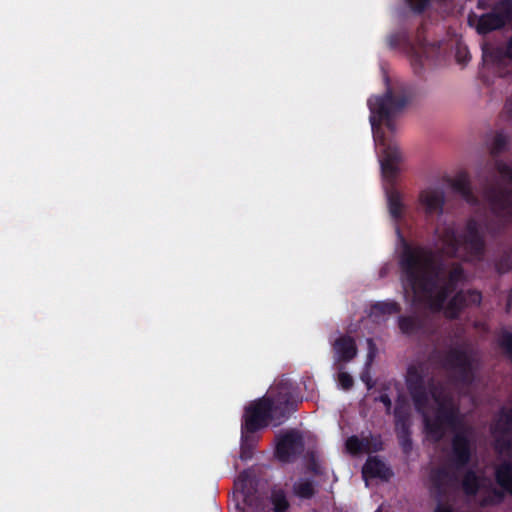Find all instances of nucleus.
Returning a JSON list of instances; mask_svg holds the SVG:
<instances>
[{
	"label": "nucleus",
	"mask_w": 512,
	"mask_h": 512,
	"mask_svg": "<svg viewBox=\"0 0 512 512\" xmlns=\"http://www.w3.org/2000/svg\"><path fill=\"white\" fill-rule=\"evenodd\" d=\"M386 81L388 82V79ZM415 95L416 89L412 84L399 83L390 86L387 83L386 91L382 96H371L367 101L373 139L381 154L379 161L382 176L386 181L385 192L388 209L395 221V231H397V228L400 229L398 222L403 218L405 211L402 195L395 187L400 171L399 164L402 161V153L396 142L385 137L381 125L384 123L390 131H393L395 129L393 119L406 108ZM396 234L401 242L398 232ZM401 235L403 236V234Z\"/></svg>",
	"instance_id": "1"
},
{
	"label": "nucleus",
	"mask_w": 512,
	"mask_h": 512,
	"mask_svg": "<svg viewBox=\"0 0 512 512\" xmlns=\"http://www.w3.org/2000/svg\"><path fill=\"white\" fill-rule=\"evenodd\" d=\"M406 386L415 409L424 413L430 398L437 407L433 417L424 414V428L428 436L440 441L447 428L456 429L461 423L460 410L453 397L434 378L426 382L420 367L411 365L407 369Z\"/></svg>",
	"instance_id": "2"
},
{
	"label": "nucleus",
	"mask_w": 512,
	"mask_h": 512,
	"mask_svg": "<svg viewBox=\"0 0 512 512\" xmlns=\"http://www.w3.org/2000/svg\"><path fill=\"white\" fill-rule=\"evenodd\" d=\"M397 232L401 238L399 267L404 287L410 288L415 295H422L431 308L441 310L454 290L445 284L439 286L438 274L429 272L434 262L433 251L423 245L411 244L398 228Z\"/></svg>",
	"instance_id": "3"
},
{
	"label": "nucleus",
	"mask_w": 512,
	"mask_h": 512,
	"mask_svg": "<svg viewBox=\"0 0 512 512\" xmlns=\"http://www.w3.org/2000/svg\"><path fill=\"white\" fill-rule=\"evenodd\" d=\"M397 232L401 238L399 267L404 287L410 288L415 295H422L431 308L441 310L454 290L445 284L439 286L438 274L429 272L434 262L433 251L423 245L411 244L398 228Z\"/></svg>",
	"instance_id": "4"
},
{
	"label": "nucleus",
	"mask_w": 512,
	"mask_h": 512,
	"mask_svg": "<svg viewBox=\"0 0 512 512\" xmlns=\"http://www.w3.org/2000/svg\"><path fill=\"white\" fill-rule=\"evenodd\" d=\"M297 410L294 386L289 380L276 383L265 395L245 407L241 428L246 432H258L272 422L279 426Z\"/></svg>",
	"instance_id": "5"
},
{
	"label": "nucleus",
	"mask_w": 512,
	"mask_h": 512,
	"mask_svg": "<svg viewBox=\"0 0 512 512\" xmlns=\"http://www.w3.org/2000/svg\"><path fill=\"white\" fill-rule=\"evenodd\" d=\"M443 252L450 258H457L461 247L466 252L467 261H481L486 252V241L480 224L469 218L461 235L452 226L443 229L440 236Z\"/></svg>",
	"instance_id": "6"
},
{
	"label": "nucleus",
	"mask_w": 512,
	"mask_h": 512,
	"mask_svg": "<svg viewBox=\"0 0 512 512\" xmlns=\"http://www.w3.org/2000/svg\"><path fill=\"white\" fill-rule=\"evenodd\" d=\"M234 506L229 512H269L267 498L257 489V481L247 471L234 482Z\"/></svg>",
	"instance_id": "7"
},
{
	"label": "nucleus",
	"mask_w": 512,
	"mask_h": 512,
	"mask_svg": "<svg viewBox=\"0 0 512 512\" xmlns=\"http://www.w3.org/2000/svg\"><path fill=\"white\" fill-rule=\"evenodd\" d=\"M484 197L492 214L498 219L495 229V233H498L512 222V188L491 184L485 188Z\"/></svg>",
	"instance_id": "8"
},
{
	"label": "nucleus",
	"mask_w": 512,
	"mask_h": 512,
	"mask_svg": "<svg viewBox=\"0 0 512 512\" xmlns=\"http://www.w3.org/2000/svg\"><path fill=\"white\" fill-rule=\"evenodd\" d=\"M473 18H477L476 30L480 35H486L492 31L502 29L512 21V0H500L492 7L490 12L469 15L468 21L472 25Z\"/></svg>",
	"instance_id": "9"
},
{
	"label": "nucleus",
	"mask_w": 512,
	"mask_h": 512,
	"mask_svg": "<svg viewBox=\"0 0 512 512\" xmlns=\"http://www.w3.org/2000/svg\"><path fill=\"white\" fill-rule=\"evenodd\" d=\"M442 367L454 373L456 382L469 385L474 378L472 358L469 352L459 347L450 348L444 355Z\"/></svg>",
	"instance_id": "10"
},
{
	"label": "nucleus",
	"mask_w": 512,
	"mask_h": 512,
	"mask_svg": "<svg viewBox=\"0 0 512 512\" xmlns=\"http://www.w3.org/2000/svg\"><path fill=\"white\" fill-rule=\"evenodd\" d=\"M305 448L303 435L296 429H289L276 436L275 456L284 463L294 461Z\"/></svg>",
	"instance_id": "11"
},
{
	"label": "nucleus",
	"mask_w": 512,
	"mask_h": 512,
	"mask_svg": "<svg viewBox=\"0 0 512 512\" xmlns=\"http://www.w3.org/2000/svg\"><path fill=\"white\" fill-rule=\"evenodd\" d=\"M420 210L428 221L439 218L445 205L444 192L438 189H426L419 194Z\"/></svg>",
	"instance_id": "12"
},
{
	"label": "nucleus",
	"mask_w": 512,
	"mask_h": 512,
	"mask_svg": "<svg viewBox=\"0 0 512 512\" xmlns=\"http://www.w3.org/2000/svg\"><path fill=\"white\" fill-rule=\"evenodd\" d=\"M472 446L469 437L463 432H457L451 441V465L461 471L471 461Z\"/></svg>",
	"instance_id": "13"
},
{
	"label": "nucleus",
	"mask_w": 512,
	"mask_h": 512,
	"mask_svg": "<svg viewBox=\"0 0 512 512\" xmlns=\"http://www.w3.org/2000/svg\"><path fill=\"white\" fill-rule=\"evenodd\" d=\"M431 492L438 497L444 496L448 489L458 481L457 475L447 467H436L430 471Z\"/></svg>",
	"instance_id": "14"
},
{
	"label": "nucleus",
	"mask_w": 512,
	"mask_h": 512,
	"mask_svg": "<svg viewBox=\"0 0 512 512\" xmlns=\"http://www.w3.org/2000/svg\"><path fill=\"white\" fill-rule=\"evenodd\" d=\"M333 351L337 361L349 362L357 355L355 340L348 335L340 336L333 343Z\"/></svg>",
	"instance_id": "15"
},
{
	"label": "nucleus",
	"mask_w": 512,
	"mask_h": 512,
	"mask_svg": "<svg viewBox=\"0 0 512 512\" xmlns=\"http://www.w3.org/2000/svg\"><path fill=\"white\" fill-rule=\"evenodd\" d=\"M483 481V476L478 475L474 469L469 468L465 471L461 480L462 490L465 495L474 497L482 488Z\"/></svg>",
	"instance_id": "16"
},
{
	"label": "nucleus",
	"mask_w": 512,
	"mask_h": 512,
	"mask_svg": "<svg viewBox=\"0 0 512 512\" xmlns=\"http://www.w3.org/2000/svg\"><path fill=\"white\" fill-rule=\"evenodd\" d=\"M363 474L371 478L388 479L391 476V470L378 457H369L363 466Z\"/></svg>",
	"instance_id": "17"
},
{
	"label": "nucleus",
	"mask_w": 512,
	"mask_h": 512,
	"mask_svg": "<svg viewBox=\"0 0 512 512\" xmlns=\"http://www.w3.org/2000/svg\"><path fill=\"white\" fill-rule=\"evenodd\" d=\"M453 189L461 194L464 200L472 205L478 203L477 197L474 195L469 177L466 173H460L453 181Z\"/></svg>",
	"instance_id": "18"
},
{
	"label": "nucleus",
	"mask_w": 512,
	"mask_h": 512,
	"mask_svg": "<svg viewBox=\"0 0 512 512\" xmlns=\"http://www.w3.org/2000/svg\"><path fill=\"white\" fill-rule=\"evenodd\" d=\"M497 484L512 496V463L505 461L495 469Z\"/></svg>",
	"instance_id": "19"
},
{
	"label": "nucleus",
	"mask_w": 512,
	"mask_h": 512,
	"mask_svg": "<svg viewBox=\"0 0 512 512\" xmlns=\"http://www.w3.org/2000/svg\"><path fill=\"white\" fill-rule=\"evenodd\" d=\"M259 439L257 432H246L241 429L240 458L242 460L246 461L252 458Z\"/></svg>",
	"instance_id": "20"
},
{
	"label": "nucleus",
	"mask_w": 512,
	"mask_h": 512,
	"mask_svg": "<svg viewBox=\"0 0 512 512\" xmlns=\"http://www.w3.org/2000/svg\"><path fill=\"white\" fill-rule=\"evenodd\" d=\"M401 311L400 304L395 300H384L373 303L370 307V316L381 317L384 315L397 314Z\"/></svg>",
	"instance_id": "21"
},
{
	"label": "nucleus",
	"mask_w": 512,
	"mask_h": 512,
	"mask_svg": "<svg viewBox=\"0 0 512 512\" xmlns=\"http://www.w3.org/2000/svg\"><path fill=\"white\" fill-rule=\"evenodd\" d=\"M466 306V294H464L463 290H460L456 292L448 301L446 306L447 315L450 318L455 319L460 315Z\"/></svg>",
	"instance_id": "22"
},
{
	"label": "nucleus",
	"mask_w": 512,
	"mask_h": 512,
	"mask_svg": "<svg viewBox=\"0 0 512 512\" xmlns=\"http://www.w3.org/2000/svg\"><path fill=\"white\" fill-rule=\"evenodd\" d=\"M466 275L464 268L459 263H454L449 271L446 281L444 282L452 290H456L459 283L465 281Z\"/></svg>",
	"instance_id": "23"
},
{
	"label": "nucleus",
	"mask_w": 512,
	"mask_h": 512,
	"mask_svg": "<svg viewBox=\"0 0 512 512\" xmlns=\"http://www.w3.org/2000/svg\"><path fill=\"white\" fill-rule=\"evenodd\" d=\"M398 327L401 333L412 335L420 330L421 323L416 316H399Z\"/></svg>",
	"instance_id": "24"
},
{
	"label": "nucleus",
	"mask_w": 512,
	"mask_h": 512,
	"mask_svg": "<svg viewBox=\"0 0 512 512\" xmlns=\"http://www.w3.org/2000/svg\"><path fill=\"white\" fill-rule=\"evenodd\" d=\"M367 445L368 441L365 437L359 438L356 435L348 437L345 442L347 451L354 456L360 455L362 453H368Z\"/></svg>",
	"instance_id": "25"
},
{
	"label": "nucleus",
	"mask_w": 512,
	"mask_h": 512,
	"mask_svg": "<svg viewBox=\"0 0 512 512\" xmlns=\"http://www.w3.org/2000/svg\"><path fill=\"white\" fill-rule=\"evenodd\" d=\"M387 43L392 49L410 48L412 46L410 35L405 30L390 34L387 37Z\"/></svg>",
	"instance_id": "26"
},
{
	"label": "nucleus",
	"mask_w": 512,
	"mask_h": 512,
	"mask_svg": "<svg viewBox=\"0 0 512 512\" xmlns=\"http://www.w3.org/2000/svg\"><path fill=\"white\" fill-rule=\"evenodd\" d=\"M293 491L301 499H311L316 493L314 483L308 479L295 483Z\"/></svg>",
	"instance_id": "27"
},
{
	"label": "nucleus",
	"mask_w": 512,
	"mask_h": 512,
	"mask_svg": "<svg viewBox=\"0 0 512 512\" xmlns=\"http://www.w3.org/2000/svg\"><path fill=\"white\" fill-rule=\"evenodd\" d=\"M509 146V137L503 132H497L493 138L490 153L493 157H498L506 151Z\"/></svg>",
	"instance_id": "28"
},
{
	"label": "nucleus",
	"mask_w": 512,
	"mask_h": 512,
	"mask_svg": "<svg viewBox=\"0 0 512 512\" xmlns=\"http://www.w3.org/2000/svg\"><path fill=\"white\" fill-rule=\"evenodd\" d=\"M394 416L397 435L411 434L408 414L396 408Z\"/></svg>",
	"instance_id": "29"
},
{
	"label": "nucleus",
	"mask_w": 512,
	"mask_h": 512,
	"mask_svg": "<svg viewBox=\"0 0 512 512\" xmlns=\"http://www.w3.org/2000/svg\"><path fill=\"white\" fill-rule=\"evenodd\" d=\"M503 418L507 426H512V407L503 411ZM496 444L501 451L512 453V437L498 438Z\"/></svg>",
	"instance_id": "30"
},
{
	"label": "nucleus",
	"mask_w": 512,
	"mask_h": 512,
	"mask_svg": "<svg viewBox=\"0 0 512 512\" xmlns=\"http://www.w3.org/2000/svg\"><path fill=\"white\" fill-rule=\"evenodd\" d=\"M271 503L274 512H285L289 508V502L283 490H277L272 493Z\"/></svg>",
	"instance_id": "31"
},
{
	"label": "nucleus",
	"mask_w": 512,
	"mask_h": 512,
	"mask_svg": "<svg viewBox=\"0 0 512 512\" xmlns=\"http://www.w3.org/2000/svg\"><path fill=\"white\" fill-rule=\"evenodd\" d=\"M504 492L497 489L491 488L488 495H486L480 502L482 507L492 506L500 504L504 500Z\"/></svg>",
	"instance_id": "32"
},
{
	"label": "nucleus",
	"mask_w": 512,
	"mask_h": 512,
	"mask_svg": "<svg viewBox=\"0 0 512 512\" xmlns=\"http://www.w3.org/2000/svg\"><path fill=\"white\" fill-rule=\"evenodd\" d=\"M499 273H506L512 269V248L504 251L495 264Z\"/></svg>",
	"instance_id": "33"
},
{
	"label": "nucleus",
	"mask_w": 512,
	"mask_h": 512,
	"mask_svg": "<svg viewBox=\"0 0 512 512\" xmlns=\"http://www.w3.org/2000/svg\"><path fill=\"white\" fill-rule=\"evenodd\" d=\"M498 345L512 359V332L503 331L498 338Z\"/></svg>",
	"instance_id": "34"
},
{
	"label": "nucleus",
	"mask_w": 512,
	"mask_h": 512,
	"mask_svg": "<svg viewBox=\"0 0 512 512\" xmlns=\"http://www.w3.org/2000/svg\"><path fill=\"white\" fill-rule=\"evenodd\" d=\"M495 168L503 181L512 184V167L510 165L502 160H496Z\"/></svg>",
	"instance_id": "35"
},
{
	"label": "nucleus",
	"mask_w": 512,
	"mask_h": 512,
	"mask_svg": "<svg viewBox=\"0 0 512 512\" xmlns=\"http://www.w3.org/2000/svg\"><path fill=\"white\" fill-rule=\"evenodd\" d=\"M365 438L368 441V445H367L368 453L369 452H378L383 449V443H382L380 435L370 434L369 436H367Z\"/></svg>",
	"instance_id": "36"
},
{
	"label": "nucleus",
	"mask_w": 512,
	"mask_h": 512,
	"mask_svg": "<svg viewBox=\"0 0 512 512\" xmlns=\"http://www.w3.org/2000/svg\"><path fill=\"white\" fill-rule=\"evenodd\" d=\"M431 0H406L411 10L415 13H422L429 6Z\"/></svg>",
	"instance_id": "37"
},
{
	"label": "nucleus",
	"mask_w": 512,
	"mask_h": 512,
	"mask_svg": "<svg viewBox=\"0 0 512 512\" xmlns=\"http://www.w3.org/2000/svg\"><path fill=\"white\" fill-rule=\"evenodd\" d=\"M466 294V304L468 305H480L482 301V294L477 290L464 291Z\"/></svg>",
	"instance_id": "38"
},
{
	"label": "nucleus",
	"mask_w": 512,
	"mask_h": 512,
	"mask_svg": "<svg viewBox=\"0 0 512 512\" xmlns=\"http://www.w3.org/2000/svg\"><path fill=\"white\" fill-rule=\"evenodd\" d=\"M399 445L405 454H409L412 450V439L411 434H399L397 435Z\"/></svg>",
	"instance_id": "39"
},
{
	"label": "nucleus",
	"mask_w": 512,
	"mask_h": 512,
	"mask_svg": "<svg viewBox=\"0 0 512 512\" xmlns=\"http://www.w3.org/2000/svg\"><path fill=\"white\" fill-rule=\"evenodd\" d=\"M338 381H339L340 386L344 390L351 389L354 384L353 377L347 372H340L338 375Z\"/></svg>",
	"instance_id": "40"
},
{
	"label": "nucleus",
	"mask_w": 512,
	"mask_h": 512,
	"mask_svg": "<svg viewBox=\"0 0 512 512\" xmlns=\"http://www.w3.org/2000/svg\"><path fill=\"white\" fill-rule=\"evenodd\" d=\"M483 56L484 58L490 57L492 61L497 62L500 61L503 56V51L501 49H493L490 52L488 49L483 50Z\"/></svg>",
	"instance_id": "41"
},
{
	"label": "nucleus",
	"mask_w": 512,
	"mask_h": 512,
	"mask_svg": "<svg viewBox=\"0 0 512 512\" xmlns=\"http://www.w3.org/2000/svg\"><path fill=\"white\" fill-rule=\"evenodd\" d=\"M367 344H368L369 351H368V355H367L366 365L369 366L375 357L376 347H375V344L372 339H368Z\"/></svg>",
	"instance_id": "42"
},
{
	"label": "nucleus",
	"mask_w": 512,
	"mask_h": 512,
	"mask_svg": "<svg viewBox=\"0 0 512 512\" xmlns=\"http://www.w3.org/2000/svg\"><path fill=\"white\" fill-rule=\"evenodd\" d=\"M375 400L381 402L386 407L387 411H389L392 407V401H391L389 395L386 393L381 394Z\"/></svg>",
	"instance_id": "43"
},
{
	"label": "nucleus",
	"mask_w": 512,
	"mask_h": 512,
	"mask_svg": "<svg viewBox=\"0 0 512 512\" xmlns=\"http://www.w3.org/2000/svg\"><path fill=\"white\" fill-rule=\"evenodd\" d=\"M361 380L366 384L368 390L372 389L374 386V383L368 373H363L361 375Z\"/></svg>",
	"instance_id": "44"
},
{
	"label": "nucleus",
	"mask_w": 512,
	"mask_h": 512,
	"mask_svg": "<svg viewBox=\"0 0 512 512\" xmlns=\"http://www.w3.org/2000/svg\"><path fill=\"white\" fill-rule=\"evenodd\" d=\"M505 55L512 59V37L509 39L507 43Z\"/></svg>",
	"instance_id": "45"
},
{
	"label": "nucleus",
	"mask_w": 512,
	"mask_h": 512,
	"mask_svg": "<svg viewBox=\"0 0 512 512\" xmlns=\"http://www.w3.org/2000/svg\"><path fill=\"white\" fill-rule=\"evenodd\" d=\"M467 54H468V52L466 51V53H465V58H461V50L459 49V50L457 51V61H458L459 63H465L466 61H468V59H467Z\"/></svg>",
	"instance_id": "46"
},
{
	"label": "nucleus",
	"mask_w": 512,
	"mask_h": 512,
	"mask_svg": "<svg viewBox=\"0 0 512 512\" xmlns=\"http://www.w3.org/2000/svg\"><path fill=\"white\" fill-rule=\"evenodd\" d=\"M505 110L509 114V116L512 118V99L510 101L506 102Z\"/></svg>",
	"instance_id": "47"
},
{
	"label": "nucleus",
	"mask_w": 512,
	"mask_h": 512,
	"mask_svg": "<svg viewBox=\"0 0 512 512\" xmlns=\"http://www.w3.org/2000/svg\"><path fill=\"white\" fill-rule=\"evenodd\" d=\"M435 512H453V511L448 507L438 506L436 508Z\"/></svg>",
	"instance_id": "48"
},
{
	"label": "nucleus",
	"mask_w": 512,
	"mask_h": 512,
	"mask_svg": "<svg viewBox=\"0 0 512 512\" xmlns=\"http://www.w3.org/2000/svg\"><path fill=\"white\" fill-rule=\"evenodd\" d=\"M478 8H485L482 0L478 1Z\"/></svg>",
	"instance_id": "49"
},
{
	"label": "nucleus",
	"mask_w": 512,
	"mask_h": 512,
	"mask_svg": "<svg viewBox=\"0 0 512 512\" xmlns=\"http://www.w3.org/2000/svg\"><path fill=\"white\" fill-rule=\"evenodd\" d=\"M510 432H511V429L509 427L503 428V433L507 434V433H510Z\"/></svg>",
	"instance_id": "50"
}]
</instances>
